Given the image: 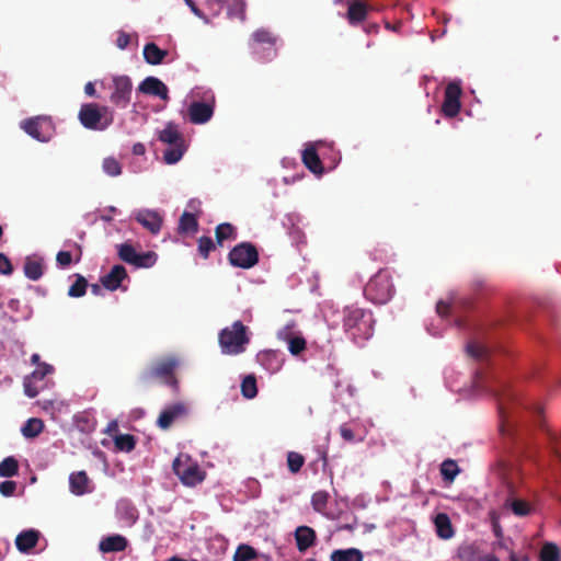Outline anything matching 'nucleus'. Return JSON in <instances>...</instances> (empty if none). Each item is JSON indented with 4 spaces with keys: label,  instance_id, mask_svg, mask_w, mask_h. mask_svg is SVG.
Listing matches in <instances>:
<instances>
[{
    "label": "nucleus",
    "instance_id": "obj_31",
    "mask_svg": "<svg viewBox=\"0 0 561 561\" xmlns=\"http://www.w3.org/2000/svg\"><path fill=\"white\" fill-rule=\"evenodd\" d=\"M44 428V423L41 419L32 417L26 421L22 427V434L26 438H34L38 436Z\"/></svg>",
    "mask_w": 561,
    "mask_h": 561
},
{
    "label": "nucleus",
    "instance_id": "obj_9",
    "mask_svg": "<svg viewBox=\"0 0 561 561\" xmlns=\"http://www.w3.org/2000/svg\"><path fill=\"white\" fill-rule=\"evenodd\" d=\"M21 126L27 135L42 142L49 141L55 133L54 123L47 116L28 118Z\"/></svg>",
    "mask_w": 561,
    "mask_h": 561
},
{
    "label": "nucleus",
    "instance_id": "obj_6",
    "mask_svg": "<svg viewBox=\"0 0 561 561\" xmlns=\"http://www.w3.org/2000/svg\"><path fill=\"white\" fill-rule=\"evenodd\" d=\"M158 139L167 145H170L163 152V160L167 164H174L179 162L184 152V138L176 124L169 122L165 127L159 131Z\"/></svg>",
    "mask_w": 561,
    "mask_h": 561
},
{
    "label": "nucleus",
    "instance_id": "obj_46",
    "mask_svg": "<svg viewBox=\"0 0 561 561\" xmlns=\"http://www.w3.org/2000/svg\"><path fill=\"white\" fill-rule=\"evenodd\" d=\"M157 261V254L152 251L145 253H137V259L134 263L136 267H151Z\"/></svg>",
    "mask_w": 561,
    "mask_h": 561
},
{
    "label": "nucleus",
    "instance_id": "obj_37",
    "mask_svg": "<svg viewBox=\"0 0 561 561\" xmlns=\"http://www.w3.org/2000/svg\"><path fill=\"white\" fill-rule=\"evenodd\" d=\"M117 254L118 257L128 263L134 265L136 259H137V252L135 248L130 243H122L117 245Z\"/></svg>",
    "mask_w": 561,
    "mask_h": 561
},
{
    "label": "nucleus",
    "instance_id": "obj_19",
    "mask_svg": "<svg viewBox=\"0 0 561 561\" xmlns=\"http://www.w3.org/2000/svg\"><path fill=\"white\" fill-rule=\"evenodd\" d=\"M39 531L36 529H26L21 531L15 538V546L19 551L26 553L31 551L38 542Z\"/></svg>",
    "mask_w": 561,
    "mask_h": 561
},
{
    "label": "nucleus",
    "instance_id": "obj_42",
    "mask_svg": "<svg viewBox=\"0 0 561 561\" xmlns=\"http://www.w3.org/2000/svg\"><path fill=\"white\" fill-rule=\"evenodd\" d=\"M305 463V457L296 451L287 454V466L291 473H298Z\"/></svg>",
    "mask_w": 561,
    "mask_h": 561
},
{
    "label": "nucleus",
    "instance_id": "obj_3",
    "mask_svg": "<svg viewBox=\"0 0 561 561\" xmlns=\"http://www.w3.org/2000/svg\"><path fill=\"white\" fill-rule=\"evenodd\" d=\"M78 118L84 128L102 131L113 124L114 111L98 103H84L80 107Z\"/></svg>",
    "mask_w": 561,
    "mask_h": 561
},
{
    "label": "nucleus",
    "instance_id": "obj_32",
    "mask_svg": "<svg viewBox=\"0 0 561 561\" xmlns=\"http://www.w3.org/2000/svg\"><path fill=\"white\" fill-rule=\"evenodd\" d=\"M19 473V462L14 457H7L0 462V477L11 478Z\"/></svg>",
    "mask_w": 561,
    "mask_h": 561
},
{
    "label": "nucleus",
    "instance_id": "obj_35",
    "mask_svg": "<svg viewBox=\"0 0 561 561\" xmlns=\"http://www.w3.org/2000/svg\"><path fill=\"white\" fill-rule=\"evenodd\" d=\"M88 288V280L80 274L76 275L75 283L68 289V296L72 298H80L85 295Z\"/></svg>",
    "mask_w": 561,
    "mask_h": 561
},
{
    "label": "nucleus",
    "instance_id": "obj_13",
    "mask_svg": "<svg viewBox=\"0 0 561 561\" xmlns=\"http://www.w3.org/2000/svg\"><path fill=\"white\" fill-rule=\"evenodd\" d=\"M348 8L346 19L352 26H357L363 23L370 10L369 5L360 0H348Z\"/></svg>",
    "mask_w": 561,
    "mask_h": 561
},
{
    "label": "nucleus",
    "instance_id": "obj_44",
    "mask_svg": "<svg viewBox=\"0 0 561 561\" xmlns=\"http://www.w3.org/2000/svg\"><path fill=\"white\" fill-rule=\"evenodd\" d=\"M102 168L110 176H118L122 173L121 163L113 157L105 158L103 160Z\"/></svg>",
    "mask_w": 561,
    "mask_h": 561
},
{
    "label": "nucleus",
    "instance_id": "obj_64",
    "mask_svg": "<svg viewBox=\"0 0 561 561\" xmlns=\"http://www.w3.org/2000/svg\"><path fill=\"white\" fill-rule=\"evenodd\" d=\"M91 291L94 294V295H99L100 291H101V288L98 284H92L91 285Z\"/></svg>",
    "mask_w": 561,
    "mask_h": 561
},
{
    "label": "nucleus",
    "instance_id": "obj_55",
    "mask_svg": "<svg viewBox=\"0 0 561 561\" xmlns=\"http://www.w3.org/2000/svg\"><path fill=\"white\" fill-rule=\"evenodd\" d=\"M340 434L345 442L353 443L355 440L354 432L347 426V424H342L340 426Z\"/></svg>",
    "mask_w": 561,
    "mask_h": 561
},
{
    "label": "nucleus",
    "instance_id": "obj_47",
    "mask_svg": "<svg viewBox=\"0 0 561 561\" xmlns=\"http://www.w3.org/2000/svg\"><path fill=\"white\" fill-rule=\"evenodd\" d=\"M513 400H514L513 393L503 394L499 398V410H500L502 417L508 420V417L511 415L508 404Z\"/></svg>",
    "mask_w": 561,
    "mask_h": 561
},
{
    "label": "nucleus",
    "instance_id": "obj_56",
    "mask_svg": "<svg viewBox=\"0 0 561 561\" xmlns=\"http://www.w3.org/2000/svg\"><path fill=\"white\" fill-rule=\"evenodd\" d=\"M186 5L191 9V11L199 19L204 20L206 23H208L207 16L204 14V12L195 4L193 0H184Z\"/></svg>",
    "mask_w": 561,
    "mask_h": 561
},
{
    "label": "nucleus",
    "instance_id": "obj_16",
    "mask_svg": "<svg viewBox=\"0 0 561 561\" xmlns=\"http://www.w3.org/2000/svg\"><path fill=\"white\" fill-rule=\"evenodd\" d=\"M295 540L298 551L305 552L314 546L317 534L314 529L309 526H298L295 530Z\"/></svg>",
    "mask_w": 561,
    "mask_h": 561
},
{
    "label": "nucleus",
    "instance_id": "obj_48",
    "mask_svg": "<svg viewBox=\"0 0 561 561\" xmlns=\"http://www.w3.org/2000/svg\"><path fill=\"white\" fill-rule=\"evenodd\" d=\"M13 273V265L10 259L0 252V274L9 276Z\"/></svg>",
    "mask_w": 561,
    "mask_h": 561
},
{
    "label": "nucleus",
    "instance_id": "obj_40",
    "mask_svg": "<svg viewBox=\"0 0 561 561\" xmlns=\"http://www.w3.org/2000/svg\"><path fill=\"white\" fill-rule=\"evenodd\" d=\"M216 242L210 237L202 236L197 240V250L203 259H207L209 253L216 249Z\"/></svg>",
    "mask_w": 561,
    "mask_h": 561
},
{
    "label": "nucleus",
    "instance_id": "obj_45",
    "mask_svg": "<svg viewBox=\"0 0 561 561\" xmlns=\"http://www.w3.org/2000/svg\"><path fill=\"white\" fill-rule=\"evenodd\" d=\"M256 557L255 550L247 545H241L234 552L233 561H251Z\"/></svg>",
    "mask_w": 561,
    "mask_h": 561
},
{
    "label": "nucleus",
    "instance_id": "obj_20",
    "mask_svg": "<svg viewBox=\"0 0 561 561\" xmlns=\"http://www.w3.org/2000/svg\"><path fill=\"white\" fill-rule=\"evenodd\" d=\"M136 220L153 234L158 233L162 226V218L152 210L139 211L136 215Z\"/></svg>",
    "mask_w": 561,
    "mask_h": 561
},
{
    "label": "nucleus",
    "instance_id": "obj_43",
    "mask_svg": "<svg viewBox=\"0 0 561 561\" xmlns=\"http://www.w3.org/2000/svg\"><path fill=\"white\" fill-rule=\"evenodd\" d=\"M252 39L257 44H267L271 47L275 46L276 37L273 34L264 28L256 30L252 34Z\"/></svg>",
    "mask_w": 561,
    "mask_h": 561
},
{
    "label": "nucleus",
    "instance_id": "obj_39",
    "mask_svg": "<svg viewBox=\"0 0 561 561\" xmlns=\"http://www.w3.org/2000/svg\"><path fill=\"white\" fill-rule=\"evenodd\" d=\"M329 501V493L327 491H317L311 496V505L318 513H323L327 510Z\"/></svg>",
    "mask_w": 561,
    "mask_h": 561
},
{
    "label": "nucleus",
    "instance_id": "obj_1",
    "mask_svg": "<svg viewBox=\"0 0 561 561\" xmlns=\"http://www.w3.org/2000/svg\"><path fill=\"white\" fill-rule=\"evenodd\" d=\"M373 316L358 307H346L343 311V328L351 339L358 343L368 340L374 332Z\"/></svg>",
    "mask_w": 561,
    "mask_h": 561
},
{
    "label": "nucleus",
    "instance_id": "obj_18",
    "mask_svg": "<svg viewBox=\"0 0 561 561\" xmlns=\"http://www.w3.org/2000/svg\"><path fill=\"white\" fill-rule=\"evenodd\" d=\"M301 159L306 168L314 174H322L324 171L323 164L313 145H308L301 154Z\"/></svg>",
    "mask_w": 561,
    "mask_h": 561
},
{
    "label": "nucleus",
    "instance_id": "obj_51",
    "mask_svg": "<svg viewBox=\"0 0 561 561\" xmlns=\"http://www.w3.org/2000/svg\"><path fill=\"white\" fill-rule=\"evenodd\" d=\"M229 0H207L206 5L211 11L213 15H219L224 9L225 3Z\"/></svg>",
    "mask_w": 561,
    "mask_h": 561
},
{
    "label": "nucleus",
    "instance_id": "obj_41",
    "mask_svg": "<svg viewBox=\"0 0 561 561\" xmlns=\"http://www.w3.org/2000/svg\"><path fill=\"white\" fill-rule=\"evenodd\" d=\"M288 343V350L293 355H299L306 350V340L301 335L297 336H284Z\"/></svg>",
    "mask_w": 561,
    "mask_h": 561
},
{
    "label": "nucleus",
    "instance_id": "obj_53",
    "mask_svg": "<svg viewBox=\"0 0 561 561\" xmlns=\"http://www.w3.org/2000/svg\"><path fill=\"white\" fill-rule=\"evenodd\" d=\"M129 43H130V36L126 32L119 31L117 38H116V46L119 49H125L129 45Z\"/></svg>",
    "mask_w": 561,
    "mask_h": 561
},
{
    "label": "nucleus",
    "instance_id": "obj_26",
    "mask_svg": "<svg viewBox=\"0 0 561 561\" xmlns=\"http://www.w3.org/2000/svg\"><path fill=\"white\" fill-rule=\"evenodd\" d=\"M363 553L359 549H336L330 556L331 561H363Z\"/></svg>",
    "mask_w": 561,
    "mask_h": 561
},
{
    "label": "nucleus",
    "instance_id": "obj_10",
    "mask_svg": "<svg viewBox=\"0 0 561 561\" xmlns=\"http://www.w3.org/2000/svg\"><path fill=\"white\" fill-rule=\"evenodd\" d=\"M133 82L128 76L113 78L110 101L121 108H126L131 100Z\"/></svg>",
    "mask_w": 561,
    "mask_h": 561
},
{
    "label": "nucleus",
    "instance_id": "obj_7",
    "mask_svg": "<svg viewBox=\"0 0 561 561\" xmlns=\"http://www.w3.org/2000/svg\"><path fill=\"white\" fill-rule=\"evenodd\" d=\"M172 469L182 483L188 486H195L205 479V472L198 463L185 454H180L173 460Z\"/></svg>",
    "mask_w": 561,
    "mask_h": 561
},
{
    "label": "nucleus",
    "instance_id": "obj_30",
    "mask_svg": "<svg viewBox=\"0 0 561 561\" xmlns=\"http://www.w3.org/2000/svg\"><path fill=\"white\" fill-rule=\"evenodd\" d=\"M245 0H229L227 14L230 19H238L241 22L245 21Z\"/></svg>",
    "mask_w": 561,
    "mask_h": 561
},
{
    "label": "nucleus",
    "instance_id": "obj_8",
    "mask_svg": "<svg viewBox=\"0 0 561 561\" xmlns=\"http://www.w3.org/2000/svg\"><path fill=\"white\" fill-rule=\"evenodd\" d=\"M229 263L240 268H251L259 262V252L250 242H241L228 254Z\"/></svg>",
    "mask_w": 561,
    "mask_h": 561
},
{
    "label": "nucleus",
    "instance_id": "obj_63",
    "mask_svg": "<svg viewBox=\"0 0 561 561\" xmlns=\"http://www.w3.org/2000/svg\"><path fill=\"white\" fill-rule=\"evenodd\" d=\"M378 28L379 26L377 24H369L365 27V32L370 34V33H377L378 32Z\"/></svg>",
    "mask_w": 561,
    "mask_h": 561
},
{
    "label": "nucleus",
    "instance_id": "obj_38",
    "mask_svg": "<svg viewBox=\"0 0 561 561\" xmlns=\"http://www.w3.org/2000/svg\"><path fill=\"white\" fill-rule=\"evenodd\" d=\"M440 473L444 480L453 482L456 476L459 473V467L455 460L447 459L443 461L440 466Z\"/></svg>",
    "mask_w": 561,
    "mask_h": 561
},
{
    "label": "nucleus",
    "instance_id": "obj_33",
    "mask_svg": "<svg viewBox=\"0 0 561 561\" xmlns=\"http://www.w3.org/2000/svg\"><path fill=\"white\" fill-rule=\"evenodd\" d=\"M114 445L116 449L129 453L134 450L136 446V438L130 434H119L115 436Z\"/></svg>",
    "mask_w": 561,
    "mask_h": 561
},
{
    "label": "nucleus",
    "instance_id": "obj_28",
    "mask_svg": "<svg viewBox=\"0 0 561 561\" xmlns=\"http://www.w3.org/2000/svg\"><path fill=\"white\" fill-rule=\"evenodd\" d=\"M23 270L24 275L31 280H38L44 273L43 263L30 257L26 259Z\"/></svg>",
    "mask_w": 561,
    "mask_h": 561
},
{
    "label": "nucleus",
    "instance_id": "obj_11",
    "mask_svg": "<svg viewBox=\"0 0 561 561\" xmlns=\"http://www.w3.org/2000/svg\"><path fill=\"white\" fill-rule=\"evenodd\" d=\"M461 87L458 82H449L445 89L444 102L442 104V113L446 117H455L458 115L461 103Z\"/></svg>",
    "mask_w": 561,
    "mask_h": 561
},
{
    "label": "nucleus",
    "instance_id": "obj_24",
    "mask_svg": "<svg viewBox=\"0 0 561 561\" xmlns=\"http://www.w3.org/2000/svg\"><path fill=\"white\" fill-rule=\"evenodd\" d=\"M167 55L168 51L154 43H148L144 47V58L150 65H160Z\"/></svg>",
    "mask_w": 561,
    "mask_h": 561
},
{
    "label": "nucleus",
    "instance_id": "obj_12",
    "mask_svg": "<svg viewBox=\"0 0 561 561\" xmlns=\"http://www.w3.org/2000/svg\"><path fill=\"white\" fill-rule=\"evenodd\" d=\"M138 91L147 94L158 96L162 100L169 99V90L167 85L156 77H147L138 85Z\"/></svg>",
    "mask_w": 561,
    "mask_h": 561
},
{
    "label": "nucleus",
    "instance_id": "obj_5",
    "mask_svg": "<svg viewBox=\"0 0 561 561\" xmlns=\"http://www.w3.org/2000/svg\"><path fill=\"white\" fill-rule=\"evenodd\" d=\"M394 294L392 276L388 270L378 271L364 288L365 297L374 304L388 302Z\"/></svg>",
    "mask_w": 561,
    "mask_h": 561
},
{
    "label": "nucleus",
    "instance_id": "obj_34",
    "mask_svg": "<svg viewBox=\"0 0 561 561\" xmlns=\"http://www.w3.org/2000/svg\"><path fill=\"white\" fill-rule=\"evenodd\" d=\"M241 393L247 399H253L257 394L256 378L254 375H248L242 379Z\"/></svg>",
    "mask_w": 561,
    "mask_h": 561
},
{
    "label": "nucleus",
    "instance_id": "obj_49",
    "mask_svg": "<svg viewBox=\"0 0 561 561\" xmlns=\"http://www.w3.org/2000/svg\"><path fill=\"white\" fill-rule=\"evenodd\" d=\"M53 371V367L46 363L38 364V367L32 373V378L44 379L48 374Z\"/></svg>",
    "mask_w": 561,
    "mask_h": 561
},
{
    "label": "nucleus",
    "instance_id": "obj_57",
    "mask_svg": "<svg viewBox=\"0 0 561 561\" xmlns=\"http://www.w3.org/2000/svg\"><path fill=\"white\" fill-rule=\"evenodd\" d=\"M513 512L518 516H526V502L516 500L512 504Z\"/></svg>",
    "mask_w": 561,
    "mask_h": 561
},
{
    "label": "nucleus",
    "instance_id": "obj_17",
    "mask_svg": "<svg viewBox=\"0 0 561 561\" xmlns=\"http://www.w3.org/2000/svg\"><path fill=\"white\" fill-rule=\"evenodd\" d=\"M186 408L183 403H175L167 409H164L158 420L157 424L162 430H168L172 423L180 417L181 415L185 414Z\"/></svg>",
    "mask_w": 561,
    "mask_h": 561
},
{
    "label": "nucleus",
    "instance_id": "obj_25",
    "mask_svg": "<svg viewBox=\"0 0 561 561\" xmlns=\"http://www.w3.org/2000/svg\"><path fill=\"white\" fill-rule=\"evenodd\" d=\"M438 537L449 539L454 536L450 518L445 513H438L434 519Z\"/></svg>",
    "mask_w": 561,
    "mask_h": 561
},
{
    "label": "nucleus",
    "instance_id": "obj_2",
    "mask_svg": "<svg viewBox=\"0 0 561 561\" xmlns=\"http://www.w3.org/2000/svg\"><path fill=\"white\" fill-rule=\"evenodd\" d=\"M178 366L179 360L173 356L157 359L139 375V382L145 387H149L153 379H159L161 382L176 391L179 388V381L174 371Z\"/></svg>",
    "mask_w": 561,
    "mask_h": 561
},
{
    "label": "nucleus",
    "instance_id": "obj_15",
    "mask_svg": "<svg viewBox=\"0 0 561 561\" xmlns=\"http://www.w3.org/2000/svg\"><path fill=\"white\" fill-rule=\"evenodd\" d=\"M214 114V108L205 102H193L188 107V117L193 124H205Z\"/></svg>",
    "mask_w": 561,
    "mask_h": 561
},
{
    "label": "nucleus",
    "instance_id": "obj_54",
    "mask_svg": "<svg viewBox=\"0 0 561 561\" xmlns=\"http://www.w3.org/2000/svg\"><path fill=\"white\" fill-rule=\"evenodd\" d=\"M451 308L453 306L444 300H439L436 305V312L440 316V317H447L450 314L451 312Z\"/></svg>",
    "mask_w": 561,
    "mask_h": 561
},
{
    "label": "nucleus",
    "instance_id": "obj_52",
    "mask_svg": "<svg viewBox=\"0 0 561 561\" xmlns=\"http://www.w3.org/2000/svg\"><path fill=\"white\" fill-rule=\"evenodd\" d=\"M56 261L61 267L69 266L72 262L71 253L68 251H59L56 255Z\"/></svg>",
    "mask_w": 561,
    "mask_h": 561
},
{
    "label": "nucleus",
    "instance_id": "obj_23",
    "mask_svg": "<svg viewBox=\"0 0 561 561\" xmlns=\"http://www.w3.org/2000/svg\"><path fill=\"white\" fill-rule=\"evenodd\" d=\"M198 220L197 217L188 211H184L179 220V227L178 231L179 233L186 234L191 233L194 234L198 231Z\"/></svg>",
    "mask_w": 561,
    "mask_h": 561
},
{
    "label": "nucleus",
    "instance_id": "obj_50",
    "mask_svg": "<svg viewBox=\"0 0 561 561\" xmlns=\"http://www.w3.org/2000/svg\"><path fill=\"white\" fill-rule=\"evenodd\" d=\"M16 490V482L12 480H5L0 483V493L3 496H12Z\"/></svg>",
    "mask_w": 561,
    "mask_h": 561
},
{
    "label": "nucleus",
    "instance_id": "obj_59",
    "mask_svg": "<svg viewBox=\"0 0 561 561\" xmlns=\"http://www.w3.org/2000/svg\"><path fill=\"white\" fill-rule=\"evenodd\" d=\"M146 152V147L141 142H136L133 146V153L136 156H142Z\"/></svg>",
    "mask_w": 561,
    "mask_h": 561
},
{
    "label": "nucleus",
    "instance_id": "obj_36",
    "mask_svg": "<svg viewBox=\"0 0 561 561\" xmlns=\"http://www.w3.org/2000/svg\"><path fill=\"white\" fill-rule=\"evenodd\" d=\"M539 561H560V550L557 545L547 542L542 546Z\"/></svg>",
    "mask_w": 561,
    "mask_h": 561
},
{
    "label": "nucleus",
    "instance_id": "obj_14",
    "mask_svg": "<svg viewBox=\"0 0 561 561\" xmlns=\"http://www.w3.org/2000/svg\"><path fill=\"white\" fill-rule=\"evenodd\" d=\"M127 271L123 265H114L110 273L102 276L100 282L104 288L107 290L114 291L118 289L122 285V282L127 278Z\"/></svg>",
    "mask_w": 561,
    "mask_h": 561
},
{
    "label": "nucleus",
    "instance_id": "obj_61",
    "mask_svg": "<svg viewBox=\"0 0 561 561\" xmlns=\"http://www.w3.org/2000/svg\"><path fill=\"white\" fill-rule=\"evenodd\" d=\"M385 26H386L387 30H390V31H393V32H398L401 28V26H402V22L398 21L396 24H391L389 22H386Z\"/></svg>",
    "mask_w": 561,
    "mask_h": 561
},
{
    "label": "nucleus",
    "instance_id": "obj_27",
    "mask_svg": "<svg viewBox=\"0 0 561 561\" xmlns=\"http://www.w3.org/2000/svg\"><path fill=\"white\" fill-rule=\"evenodd\" d=\"M215 238L217 245L221 247L226 240L237 238V229L229 222L219 224L215 229Z\"/></svg>",
    "mask_w": 561,
    "mask_h": 561
},
{
    "label": "nucleus",
    "instance_id": "obj_60",
    "mask_svg": "<svg viewBox=\"0 0 561 561\" xmlns=\"http://www.w3.org/2000/svg\"><path fill=\"white\" fill-rule=\"evenodd\" d=\"M84 93L89 96H95V88H94V84L92 82H88L85 85H84Z\"/></svg>",
    "mask_w": 561,
    "mask_h": 561
},
{
    "label": "nucleus",
    "instance_id": "obj_21",
    "mask_svg": "<svg viewBox=\"0 0 561 561\" xmlns=\"http://www.w3.org/2000/svg\"><path fill=\"white\" fill-rule=\"evenodd\" d=\"M128 546L127 539L122 535H111L104 537L100 543L99 549L103 553L121 552L124 551Z\"/></svg>",
    "mask_w": 561,
    "mask_h": 561
},
{
    "label": "nucleus",
    "instance_id": "obj_62",
    "mask_svg": "<svg viewBox=\"0 0 561 561\" xmlns=\"http://www.w3.org/2000/svg\"><path fill=\"white\" fill-rule=\"evenodd\" d=\"M530 412H531V413H534V414H536V415H538V416H541V414H542V412H543V409H542V407H541V405H539V404H537V405H535V407H533V408H530V407L528 405V414H529Z\"/></svg>",
    "mask_w": 561,
    "mask_h": 561
},
{
    "label": "nucleus",
    "instance_id": "obj_22",
    "mask_svg": "<svg viewBox=\"0 0 561 561\" xmlns=\"http://www.w3.org/2000/svg\"><path fill=\"white\" fill-rule=\"evenodd\" d=\"M90 479L85 471L81 470L78 472H72L69 477V486L71 493L76 495H83L90 492Z\"/></svg>",
    "mask_w": 561,
    "mask_h": 561
},
{
    "label": "nucleus",
    "instance_id": "obj_4",
    "mask_svg": "<svg viewBox=\"0 0 561 561\" xmlns=\"http://www.w3.org/2000/svg\"><path fill=\"white\" fill-rule=\"evenodd\" d=\"M249 342L248 328L239 320L231 327L224 328L219 333V345L222 353L227 355L243 353Z\"/></svg>",
    "mask_w": 561,
    "mask_h": 561
},
{
    "label": "nucleus",
    "instance_id": "obj_29",
    "mask_svg": "<svg viewBox=\"0 0 561 561\" xmlns=\"http://www.w3.org/2000/svg\"><path fill=\"white\" fill-rule=\"evenodd\" d=\"M466 352L477 360H484L489 355L488 347L477 340H471L467 343Z\"/></svg>",
    "mask_w": 561,
    "mask_h": 561
},
{
    "label": "nucleus",
    "instance_id": "obj_58",
    "mask_svg": "<svg viewBox=\"0 0 561 561\" xmlns=\"http://www.w3.org/2000/svg\"><path fill=\"white\" fill-rule=\"evenodd\" d=\"M24 392L28 398H35L38 394V390L31 385L28 378L24 380Z\"/></svg>",
    "mask_w": 561,
    "mask_h": 561
}]
</instances>
